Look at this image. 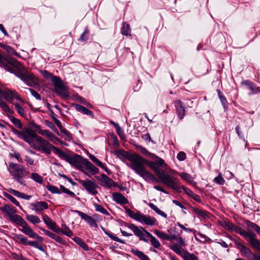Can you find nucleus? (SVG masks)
I'll return each mask as SVG.
<instances>
[{
    "label": "nucleus",
    "mask_w": 260,
    "mask_h": 260,
    "mask_svg": "<svg viewBox=\"0 0 260 260\" xmlns=\"http://www.w3.org/2000/svg\"><path fill=\"white\" fill-rule=\"evenodd\" d=\"M118 153L129 161V163L126 164L127 166L146 181H157V179L146 170V164H147L154 171L162 183L177 192L181 191L179 181L176 177L177 172L170 170L165 173V171L159 170V167L164 165H166L162 159L156 156L155 158L156 159L155 161L148 162L146 159L136 153L119 151Z\"/></svg>",
    "instance_id": "obj_1"
},
{
    "label": "nucleus",
    "mask_w": 260,
    "mask_h": 260,
    "mask_svg": "<svg viewBox=\"0 0 260 260\" xmlns=\"http://www.w3.org/2000/svg\"><path fill=\"white\" fill-rule=\"evenodd\" d=\"M29 138L30 143L27 142L32 148L37 150L41 151L47 154H50L52 150L56 154L58 148H57L42 137L38 136L33 131Z\"/></svg>",
    "instance_id": "obj_2"
},
{
    "label": "nucleus",
    "mask_w": 260,
    "mask_h": 260,
    "mask_svg": "<svg viewBox=\"0 0 260 260\" xmlns=\"http://www.w3.org/2000/svg\"><path fill=\"white\" fill-rule=\"evenodd\" d=\"M8 170L11 175L20 185L26 186V183L24 178H27L29 172L27 171L22 165L10 162L9 164Z\"/></svg>",
    "instance_id": "obj_3"
},
{
    "label": "nucleus",
    "mask_w": 260,
    "mask_h": 260,
    "mask_svg": "<svg viewBox=\"0 0 260 260\" xmlns=\"http://www.w3.org/2000/svg\"><path fill=\"white\" fill-rule=\"evenodd\" d=\"M56 154L58 155L61 159L65 160L76 168L82 171L83 167L82 163V160L84 158L79 155L76 154L74 155H69L59 148H58Z\"/></svg>",
    "instance_id": "obj_4"
},
{
    "label": "nucleus",
    "mask_w": 260,
    "mask_h": 260,
    "mask_svg": "<svg viewBox=\"0 0 260 260\" xmlns=\"http://www.w3.org/2000/svg\"><path fill=\"white\" fill-rule=\"evenodd\" d=\"M52 83L55 92L62 99H68L70 96L68 86L63 83L58 77L52 78Z\"/></svg>",
    "instance_id": "obj_5"
},
{
    "label": "nucleus",
    "mask_w": 260,
    "mask_h": 260,
    "mask_svg": "<svg viewBox=\"0 0 260 260\" xmlns=\"http://www.w3.org/2000/svg\"><path fill=\"white\" fill-rule=\"evenodd\" d=\"M17 76L29 86L35 87L38 85V78L33 74L29 73L26 71L19 72Z\"/></svg>",
    "instance_id": "obj_6"
},
{
    "label": "nucleus",
    "mask_w": 260,
    "mask_h": 260,
    "mask_svg": "<svg viewBox=\"0 0 260 260\" xmlns=\"http://www.w3.org/2000/svg\"><path fill=\"white\" fill-rule=\"evenodd\" d=\"M234 231L242 236L252 247L257 240L256 234L252 231H245L237 226H235Z\"/></svg>",
    "instance_id": "obj_7"
},
{
    "label": "nucleus",
    "mask_w": 260,
    "mask_h": 260,
    "mask_svg": "<svg viewBox=\"0 0 260 260\" xmlns=\"http://www.w3.org/2000/svg\"><path fill=\"white\" fill-rule=\"evenodd\" d=\"M171 230L172 229L168 231L169 234L168 235V236L169 238V239H168V240L171 241L172 243V244L170 245V248L174 251V249L175 246H177L179 248L185 247L186 245V244L184 240L181 237L179 236L178 235L172 234L171 233Z\"/></svg>",
    "instance_id": "obj_8"
},
{
    "label": "nucleus",
    "mask_w": 260,
    "mask_h": 260,
    "mask_svg": "<svg viewBox=\"0 0 260 260\" xmlns=\"http://www.w3.org/2000/svg\"><path fill=\"white\" fill-rule=\"evenodd\" d=\"M127 226L139 238L140 240L148 242V240L145 238V235L147 236V234L150 233L144 228L142 226H138L132 223L129 224Z\"/></svg>",
    "instance_id": "obj_9"
},
{
    "label": "nucleus",
    "mask_w": 260,
    "mask_h": 260,
    "mask_svg": "<svg viewBox=\"0 0 260 260\" xmlns=\"http://www.w3.org/2000/svg\"><path fill=\"white\" fill-rule=\"evenodd\" d=\"M12 132L15 134L18 138L23 140L26 142H29V138H31L30 135L32 132L30 128L25 127L22 131H19L12 125L10 126Z\"/></svg>",
    "instance_id": "obj_10"
},
{
    "label": "nucleus",
    "mask_w": 260,
    "mask_h": 260,
    "mask_svg": "<svg viewBox=\"0 0 260 260\" xmlns=\"http://www.w3.org/2000/svg\"><path fill=\"white\" fill-rule=\"evenodd\" d=\"M79 182L88 193L92 195H95L98 193L96 189L98 185L94 181L87 179L84 180H79Z\"/></svg>",
    "instance_id": "obj_11"
},
{
    "label": "nucleus",
    "mask_w": 260,
    "mask_h": 260,
    "mask_svg": "<svg viewBox=\"0 0 260 260\" xmlns=\"http://www.w3.org/2000/svg\"><path fill=\"white\" fill-rule=\"evenodd\" d=\"M0 93L4 99L12 103L14 99H16L20 102H23L22 100L15 91L10 89L5 90H0Z\"/></svg>",
    "instance_id": "obj_12"
},
{
    "label": "nucleus",
    "mask_w": 260,
    "mask_h": 260,
    "mask_svg": "<svg viewBox=\"0 0 260 260\" xmlns=\"http://www.w3.org/2000/svg\"><path fill=\"white\" fill-rule=\"evenodd\" d=\"M239 245L241 252L248 260H260V256L253 253L248 247L240 243Z\"/></svg>",
    "instance_id": "obj_13"
},
{
    "label": "nucleus",
    "mask_w": 260,
    "mask_h": 260,
    "mask_svg": "<svg viewBox=\"0 0 260 260\" xmlns=\"http://www.w3.org/2000/svg\"><path fill=\"white\" fill-rule=\"evenodd\" d=\"M174 252L180 255L184 260H199L198 258L193 253H190L187 250H185L182 247L179 248L175 246Z\"/></svg>",
    "instance_id": "obj_14"
},
{
    "label": "nucleus",
    "mask_w": 260,
    "mask_h": 260,
    "mask_svg": "<svg viewBox=\"0 0 260 260\" xmlns=\"http://www.w3.org/2000/svg\"><path fill=\"white\" fill-rule=\"evenodd\" d=\"M21 226L23 228L21 230V231L29 237L38 239L40 241L43 240V238L35 233L26 221H25Z\"/></svg>",
    "instance_id": "obj_15"
},
{
    "label": "nucleus",
    "mask_w": 260,
    "mask_h": 260,
    "mask_svg": "<svg viewBox=\"0 0 260 260\" xmlns=\"http://www.w3.org/2000/svg\"><path fill=\"white\" fill-rule=\"evenodd\" d=\"M96 178L101 182V185L103 186L110 188L112 186H116L114 181L105 174H103L101 176H96Z\"/></svg>",
    "instance_id": "obj_16"
},
{
    "label": "nucleus",
    "mask_w": 260,
    "mask_h": 260,
    "mask_svg": "<svg viewBox=\"0 0 260 260\" xmlns=\"http://www.w3.org/2000/svg\"><path fill=\"white\" fill-rule=\"evenodd\" d=\"M43 220L50 229L55 233H59L60 231V228L58 226L55 222H54L47 215H43Z\"/></svg>",
    "instance_id": "obj_17"
},
{
    "label": "nucleus",
    "mask_w": 260,
    "mask_h": 260,
    "mask_svg": "<svg viewBox=\"0 0 260 260\" xmlns=\"http://www.w3.org/2000/svg\"><path fill=\"white\" fill-rule=\"evenodd\" d=\"M139 222L151 226L155 225L157 222V220L154 217L141 214Z\"/></svg>",
    "instance_id": "obj_18"
},
{
    "label": "nucleus",
    "mask_w": 260,
    "mask_h": 260,
    "mask_svg": "<svg viewBox=\"0 0 260 260\" xmlns=\"http://www.w3.org/2000/svg\"><path fill=\"white\" fill-rule=\"evenodd\" d=\"M31 206L33 207L32 209L37 213L43 212L49 207L48 203L45 201H40L36 203H32Z\"/></svg>",
    "instance_id": "obj_19"
},
{
    "label": "nucleus",
    "mask_w": 260,
    "mask_h": 260,
    "mask_svg": "<svg viewBox=\"0 0 260 260\" xmlns=\"http://www.w3.org/2000/svg\"><path fill=\"white\" fill-rule=\"evenodd\" d=\"M175 108L178 118L182 120L184 118L185 115V108L183 106V103L180 100H177L175 102Z\"/></svg>",
    "instance_id": "obj_20"
},
{
    "label": "nucleus",
    "mask_w": 260,
    "mask_h": 260,
    "mask_svg": "<svg viewBox=\"0 0 260 260\" xmlns=\"http://www.w3.org/2000/svg\"><path fill=\"white\" fill-rule=\"evenodd\" d=\"M74 212H76L78 214L87 222H88L90 225L93 226L95 228L98 226L97 223L95 220L93 219L91 216L86 214L85 213L78 210L73 211Z\"/></svg>",
    "instance_id": "obj_21"
},
{
    "label": "nucleus",
    "mask_w": 260,
    "mask_h": 260,
    "mask_svg": "<svg viewBox=\"0 0 260 260\" xmlns=\"http://www.w3.org/2000/svg\"><path fill=\"white\" fill-rule=\"evenodd\" d=\"M112 198L113 200L117 204L123 205L128 203L127 199L120 193H113Z\"/></svg>",
    "instance_id": "obj_22"
},
{
    "label": "nucleus",
    "mask_w": 260,
    "mask_h": 260,
    "mask_svg": "<svg viewBox=\"0 0 260 260\" xmlns=\"http://www.w3.org/2000/svg\"><path fill=\"white\" fill-rule=\"evenodd\" d=\"M82 164L85 166L86 169L92 175L96 174L99 172V169L86 158L82 160Z\"/></svg>",
    "instance_id": "obj_23"
},
{
    "label": "nucleus",
    "mask_w": 260,
    "mask_h": 260,
    "mask_svg": "<svg viewBox=\"0 0 260 260\" xmlns=\"http://www.w3.org/2000/svg\"><path fill=\"white\" fill-rule=\"evenodd\" d=\"M73 106L75 108V109L81 113H82L83 114L87 115H90L92 117H94V115L92 113V112L85 107L81 106L80 105L77 104H73Z\"/></svg>",
    "instance_id": "obj_24"
},
{
    "label": "nucleus",
    "mask_w": 260,
    "mask_h": 260,
    "mask_svg": "<svg viewBox=\"0 0 260 260\" xmlns=\"http://www.w3.org/2000/svg\"><path fill=\"white\" fill-rule=\"evenodd\" d=\"M9 217L12 222L20 226L25 221L21 216L17 214H10Z\"/></svg>",
    "instance_id": "obj_25"
},
{
    "label": "nucleus",
    "mask_w": 260,
    "mask_h": 260,
    "mask_svg": "<svg viewBox=\"0 0 260 260\" xmlns=\"http://www.w3.org/2000/svg\"><path fill=\"white\" fill-rule=\"evenodd\" d=\"M5 59L6 60V63L9 64L12 69H13L12 67L17 69L20 68V64L19 62L15 59L8 57H5ZM13 70H14V69Z\"/></svg>",
    "instance_id": "obj_26"
},
{
    "label": "nucleus",
    "mask_w": 260,
    "mask_h": 260,
    "mask_svg": "<svg viewBox=\"0 0 260 260\" xmlns=\"http://www.w3.org/2000/svg\"><path fill=\"white\" fill-rule=\"evenodd\" d=\"M125 212L131 218L139 221L140 216L142 214L141 212L138 211L137 212L135 213L133 211L128 208L125 209Z\"/></svg>",
    "instance_id": "obj_27"
},
{
    "label": "nucleus",
    "mask_w": 260,
    "mask_h": 260,
    "mask_svg": "<svg viewBox=\"0 0 260 260\" xmlns=\"http://www.w3.org/2000/svg\"><path fill=\"white\" fill-rule=\"evenodd\" d=\"M131 252L135 255L138 256L141 260H150L147 255L145 254L143 252L139 251L137 249L132 248Z\"/></svg>",
    "instance_id": "obj_28"
},
{
    "label": "nucleus",
    "mask_w": 260,
    "mask_h": 260,
    "mask_svg": "<svg viewBox=\"0 0 260 260\" xmlns=\"http://www.w3.org/2000/svg\"><path fill=\"white\" fill-rule=\"evenodd\" d=\"M244 84L251 91L252 93H257L260 92V88L257 87L253 83L249 81H245Z\"/></svg>",
    "instance_id": "obj_29"
},
{
    "label": "nucleus",
    "mask_w": 260,
    "mask_h": 260,
    "mask_svg": "<svg viewBox=\"0 0 260 260\" xmlns=\"http://www.w3.org/2000/svg\"><path fill=\"white\" fill-rule=\"evenodd\" d=\"M137 148L139 150L142 154L149 156L151 159H153L156 157V155H155L154 154L149 152L145 148L142 147L141 145L137 146Z\"/></svg>",
    "instance_id": "obj_30"
},
{
    "label": "nucleus",
    "mask_w": 260,
    "mask_h": 260,
    "mask_svg": "<svg viewBox=\"0 0 260 260\" xmlns=\"http://www.w3.org/2000/svg\"><path fill=\"white\" fill-rule=\"evenodd\" d=\"M5 57L0 54V67L4 68L6 71L11 73H13V69L9 65L6 63Z\"/></svg>",
    "instance_id": "obj_31"
},
{
    "label": "nucleus",
    "mask_w": 260,
    "mask_h": 260,
    "mask_svg": "<svg viewBox=\"0 0 260 260\" xmlns=\"http://www.w3.org/2000/svg\"><path fill=\"white\" fill-rule=\"evenodd\" d=\"M148 206L150 208H151L154 211H155L158 215L165 217H167V214L164 212L160 210L158 207L155 205L154 204L152 203H149L148 204Z\"/></svg>",
    "instance_id": "obj_32"
},
{
    "label": "nucleus",
    "mask_w": 260,
    "mask_h": 260,
    "mask_svg": "<svg viewBox=\"0 0 260 260\" xmlns=\"http://www.w3.org/2000/svg\"><path fill=\"white\" fill-rule=\"evenodd\" d=\"M193 210L196 214L204 219L209 217L208 212L205 210H201L196 207L193 208Z\"/></svg>",
    "instance_id": "obj_33"
},
{
    "label": "nucleus",
    "mask_w": 260,
    "mask_h": 260,
    "mask_svg": "<svg viewBox=\"0 0 260 260\" xmlns=\"http://www.w3.org/2000/svg\"><path fill=\"white\" fill-rule=\"evenodd\" d=\"M147 237L150 238L151 244L154 247L157 248L160 246L159 241L151 233H148Z\"/></svg>",
    "instance_id": "obj_34"
},
{
    "label": "nucleus",
    "mask_w": 260,
    "mask_h": 260,
    "mask_svg": "<svg viewBox=\"0 0 260 260\" xmlns=\"http://www.w3.org/2000/svg\"><path fill=\"white\" fill-rule=\"evenodd\" d=\"M245 223L248 227L251 228L260 236V226L258 225L249 220L246 221Z\"/></svg>",
    "instance_id": "obj_35"
},
{
    "label": "nucleus",
    "mask_w": 260,
    "mask_h": 260,
    "mask_svg": "<svg viewBox=\"0 0 260 260\" xmlns=\"http://www.w3.org/2000/svg\"><path fill=\"white\" fill-rule=\"evenodd\" d=\"M1 46L8 53L16 56H19V54L11 46L4 44L1 45Z\"/></svg>",
    "instance_id": "obj_36"
},
{
    "label": "nucleus",
    "mask_w": 260,
    "mask_h": 260,
    "mask_svg": "<svg viewBox=\"0 0 260 260\" xmlns=\"http://www.w3.org/2000/svg\"><path fill=\"white\" fill-rule=\"evenodd\" d=\"M121 32L122 35L128 36H131V28L130 26L126 23H123L121 29Z\"/></svg>",
    "instance_id": "obj_37"
},
{
    "label": "nucleus",
    "mask_w": 260,
    "mask_h": 260,
    "mask_svg": "<svg viewBox=\"0 0 260 260\" xmlns=\"http://www.w3.org/2000/svg\"><path fill=\"white\" fill-rule=\"evenodd\" d=\"M74 241L79 245L81 247H82L84 250L88 251L89 250L88 246L85 243V242L81 240V238L75 237L74 238Z\"/></svg>",
    "instance_id": "obj_38"
},
{
    "label": "nucleus",
    "mask_w": 260,
    "mask_h": 260,
    "mask_svg": "<svg viewBox=\"0 0 260 260\" xmlns=\"http://www.w3.org/2000/svg\"><path fill=\"white\" fill-rule=\"evenodd\" d=\"M89 157L90 158V159L93 162L95 163L98 166H99L102 169H104L105 170V171H106V172L108 171V169L106 167H105L104 166L103 164L100 160H99L95 156H94V155H93L92 154H90Z\"/></svg>",
    "instance_id": "obj_39"
},
{
    "label": "nucleus",
    "mask_w": 260,
    "mask_h": 260,
    "mask_svg": "<svg viewBox=\"0 0 260 260\" xmlns=\"http://www.w3.org/2000/svg\"><path fill=\"white\" fill-rule=\"evenodd\" d=\"M26 219L29 222L33 223L36 224L41 222L40 218L38 216L34 215H26Z\"/></svg>",
    "instance_id": "obj_40"
},
{
    "label": "nucleus",
    "mask_w": 260,
    "mask_h": 260,
    "mask_svg": "<svg viewBox=\"0 0 260 260\" xmlns=\"http://www.w3.org/2000/svg\"><path fill=\"white\" fill-rule=\"evenodd\" d=\"M31 178L36 182L42 184L43 182V178L37 173H32Z\"/></svg>",
    "instance_id": "obj_41"
},
{
    "label": "nucleus",
    "mask_w": 260,
    "mask_h": 260,
    "mask_svg": "<svg viewBox=\"0 0 260 260\" xmlns=\"http://www.w3.org/2000/svg\"><path fill=\"white\" fill-rule=\"evenodd\" d=\"M14 239L15 240H19L23 244H27L28 241L27 237L21 234H15L14 235Z\"/></svg>",
    "instance_id": "obj_42"
},
{
    "label": "nucleus",
    "mask_w": 260,
    "mask_h": 260,
    "mask_svg": "<svg viewBox=\"0 0 260 260\" xmlns=\"http://www.w3.org/2000/svg\"><path fill=\"white\" fill-rule=\"evenodd\" d=\"M10 119L11 121L16 127L19 129H22V124L19 119L13 116L10 117Z\"/></svg>",
    "instance_id": "obj_43"
},
{
    "label": "nucleus",
    "mask_w": 260,
    "mask_h": 260,
    "mask_svg": "<svg viewBox=\"0 0 260 260\" xmlns=\"http://www.w3.org/2000/svg\"><path fill=\"white\" fill-rule=\"evenodd\" d=\"M14 105L17 110V113L22 117H24L26 116V113L25 112L24 109L22 107V106L18 103H14Z\"/></svg>",
    "instance_id": "obj_44"
},
{
    "label": "nucleus",
    "mask_w": 260,
    "mask_h": 260,
    "mask_svg": "<svg viewBox=\"0 0 260 260\" xmlns=\"http://www.w3.org/2000/svg\"><path fill=\"white\" fill-rule=\"evenodd\" d=\"M59 232H60L69 237H71L73 235L72 231L66 225H64V227L61 229H60V231Z\"/></svg>",
    "instance_id": "obj_45"
},
{
    "label": "nucleus",
    "mask_w": 260,
    "mask_h": 260,
    "mask_svg": "<svg viewBox=\"0 0 260 260\" xmlns=\"http://www.w3.org/2000/svg\"><path fill=\"white\" fill-rule=\"evenodd\" d=\"M0 107L8 113L13 114L14 113V111L10 109L4 101H2L0 102Z\"/></svg>",
    "instance_id": "obj_46"
},
{
    "label": "nucleus",
    "mask_w": 260,
    "mask_h": 260,
    "mask_svg": "<svg viewBox=\"0 0 260 260\" xmlns=\"http://www.w3.org/2000/svg\"><path fill=\"white\" fill-rule=\"evenodd\" d=\"M154 233L159 238L162 240H168V239H169V238L168 236V234L164 233L162 231L156 230L154 231Z\"/></svg>",
    "instance_id": "obj_47"
},
{
    "label": "nucleus",
    "mask_w": 260,
    "mask_h": 260,
    "mask_svg": "<svg viewBox=\"0 0 260 260\" xmlns=\"http://www.w3.org/2000/svg\"><path fill=\"white\" fill-rule=\"evenodd\" d=\"M94 206L96 211L103 213L105 215H109V212L102 205L94 204Z\"/></svg>",
    "instance_id": "obj_48"
},
{
    "label": "nucleus",
    "mask_w": 260,
    "mask_h": 260,
    "mask_svg": "<svg viewBox=\"0 0 260 260\" xmlns=\"http://www.w3.org/2000/svg\"><path fill=\"white\" fill-rule=\"evenodd\" d=\"M50 238L60 244H64L66 243L65 241L61 237L53 233H52Z\"/></svg>",
    "instance_id": "obj_49"
},
{
    "label": "nucleus",
    "mask_w": 260,
    "mask_h": 260,
    "mask_svg": "<svg viewBox=\"0 0 260 260\" xmlns=\"http://www.w3.org/2000/svg\"><path fill=\"white\" fill-rule=\"evenodd\" d=\"M1 210L2 211L7 213L8 214V215L10 214H12V213H14L15 212V210L8 205H6L4 207H2L1 208Z\"/></svg>",
    "instance_id": "obj_50"
},
{
    "label": "nucleus",
    "mask_w": 260,
    "mask_h": 260,
    "mask_svg": "<svg viewBox=\"0 0 260 260\" xmlns=\"http://www.w3.org/2000/svg\"><path fill=\"white\" fill-rule=\"evenodd\" d=\"M105 233L106 235H107L109 237V238H110L112 240H113L115 241L119 242L120 243L125 244V242L124 240L118 238V237L113 235L112 234L109 233L105 232Z\"/></svg>",
    "instance_id": "obj_51"
},
{
    "label": "nucleus",
    "mask_w": 260,
    "mask_h": 260,
    "mask_svg": "<svg viewBox=\"0 0 260 260\" xmlns=\"http://www.w3.org/2000/svg\"><path fill=\"white\" fill-rule=\"evenodd\" d=\"M40 73L41 75L46 79H49L51 78V81H52V78L54 77H55V76H53L52 74L49 73L46 70H40Z\"/></svg>",
    "instance_id": "obj_52"
},
{
    "label": "nucleus",
    "mask_w": 260,
    "mask_h": 260,
    "mask_svg": "<svg viewBox=\"0 0 260 260\" xmlns=\"http://www.w3.org/2000/svg\"><path fill=\"white\" fill-rule=\"evenodd\" d=\"M180 176L181 177L182 179L190 183L192 181V179L191 175L187 173H182L180 174Z\"/></svg>",
    "instance_id": "obj_53"
},
{
    "label": "nucleus",
    "mask_w": 260,
    "mask_h": 260,
    "mask_svg": "<svg viewBox=\"0 0 260 260\" xmlns=\"http://www.w3.org/2000/svg\"><path fill=\"white\" fill-rule=\"evenodd\" d=\"M46 188L48 190L50 191L51 192L53 193H60V191H59V189L54 186L48 185L46 186Z\"/></svg>",
    "instance_id": "obj_54"
},
{
    "label": "nucleus",
    "mask_w": 260,
    "mask_h": 260,
    "mask_svg": "<svg viewBox=\"0 0 260 260\" xmlns=\"http://www.w3.org/2000/svg\"><path fill=\"white\" fill-rule=\"evenodd\" d=\"M40 134L43 136H46L51 139L55 138L54 135L48 130H42V131H41Z\"/></svg>",
    "instance_id": "obj_55"
},
{
    "label": "nucleus",
    "mask_w": 260,
    "mask_h": 260,
    "mask_svg": "<svg viewBox=\"0 0 260 260\" xmlns=\"http://www.w3.org/2000/svg\"><path fill=\"white\" fill-rule=\"evenodd\" d=\"M217 92L218 94V96L220 99V101L222 105L224 107V108H225L227 106V104H228L227 101H226L225 98L221 94L220 90H217Z\"/></svg>",
    "instance_id": "obj_56"
},
{
    "label": "nucleus",
    "mask_w": 260,
    "mask_h": 260,
    "mask_svg": "<svg viewBox=\"0 0 260 260\" xmlns=\"http://www.w3.org/2000/svg\"><path fill=\"white\" fill-rule=\"evenodd\" d=\"M88 30L87 29H85L79 38V41L85 42L88 39Z\"/></svg>",
    "instance_id": "obj_57"
},
{
    "label": "nucleus",
    "mask_w": 260,
    "mask_h": 260,
    "mask_svg": "<svg viewBox=\"0 0 260 260\" xmlns=\"http://www.w3.org/2000/svg\"><path fill=\"white\" fill-rule=\"evenodd\" d=\"M5 196L8 199H9L11 202H12L13 204H14L16 206H17L18 207H20V204H19V202L12 195L8 194V193H6Z\"/></svg>",
    "instance_id": "obj_58"
},
{
    "label": "nucleus",
    "mask_w": 260,
    "mask_h": 260,
    "mask_svg": "<svg viewBox=\"0 0 260 260\" xmlns=\"http://www.w3.org/2000/svg\"><path fill=\"white\" fill-rule=\"evenodd\" d=\"M60 188L62 192L69 194L71 197L75 198V194L73 192L70 191V190H69L68 189H67V188H66L64 186H63L62 185H60Z\"/></svg>",
    "instance_id": "obj_59"
},
{
    "label": "nucleus",
    "mask_w": 260,
    "mask_h": 260,
    "mask_svg": "<svg viewBox=\"0 0 260 260\" xmlns=\"http://www.w3.org/2000/svg\"><path fill=\"white\" fill-rule=\"evenodd\" d=\"M45 123L46 124V125L47 126H48L49 128H50L53 131L58 134V130L57 129V128H56V127L55 126V125L53 124V123L52 122H51V121H50L48 120H46L45 121Z\"/></svg>",
    "instance_id": "obj_60"
},
{
    "label": "nucleus",
    "mask_w": 260,
    "mask_h": 260,
    "mask_svg": "<svg viewBox=\"0 0 260 260\" xmlns=\"http://www.w3.org/2000/svg\"><path fill=\"white\" fill-rule=\"evenodd\" d=\"M28 90L30 92L31 94L37 100H41V95L34 89L28 88Z\"/></svg>",
    "instance_id": "obj_61"
},
{
    "label": "nucleus",
    "mask_w": 260,
    "mask_h": 260,
    "mask_svg": "<svg viewBox=\"0 0 260 260\" xmlns=\"http://www.w3.org/2000/svg\"><path fill=\"white\" fill-rule=\"evenodd\" d=\"M114 126L116 128L117 134L120 137L121 139H122V137L124 136V133L122 129L120 127V126L117 124H114Z\"/></svg>",
    "instance_id": "obj_62"
},
{
    "label": "nucleus",
    "mask_w": 260,
    "mask_h": 260,
    "mask_svg": "<svg viewBox=\"0 0 260 260\" xmlns=\"http://www.w3.org/2000/svg\"><path fill=\"white\" fill-rule=\"evenodd\" d=\"M214 181L216 183L220 185H222L225 182L224 179L222 177L220 174H219L217 177L214 178Z\"/></svg>",
    "instance_id": "obj_63"
},
{
    "label": "nucleus",
    "mask_w": 260,
    "mask_h": 260,
    "mask_svg": "<svg viewBox=\"0 0 260 260\" xmlns=\"http://www.w3.org/2000/svg\"><path fill=\"white\" fill-rule=\"evenodd\" d=\"M9 192L11 193H12V194H13L14 196H15L17 197L20 198H21V197H22V195L23 193L22 192H21L19 191L16 190H14L13 189H10L9 190Z\"/></svg>",
    "instance_id": "obj_64"
}]
</instances>
